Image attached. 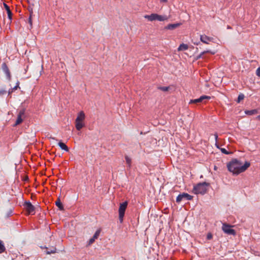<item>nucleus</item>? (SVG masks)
I'll return each instance as SVG.
<instances>
[{"label":"nucleus","instance_id":"obj_1","mask_svg":"<svg viewBox=\"0 0 260 260\" xmlns=\"http://www.w3.org/2000/svg\"><path fill=\"white\" fill-rule=\"evenodd\" d=\"M250 163L249 161H245L243 165L241 161L235 158L232 159L227 164L228 170L232 172L234 175H238L241 173L245 171L250 166Z\"/></svg>","mask_w":260,"mask_h":260},{"label":"nucleus","instance_id":"obj_2","mask_svg":"<svg viewBox=\"0 0 260 260\" xmlns=\"http://www.w3.org/2000/svg\"><path fill=\"white\" fill-rule=\"evenodd\" d=\"M20 198L21 200L19 201V206H23L24 209L26 210L29 214L34 215L35 213V207L29 201L23 202V194L22 191H20L17 194V199Z\"/></svg>","mask_w":260,"mask_h":260},{"label":"nucleus","instance_id":"obj_3","mask_svg":"<svg viewBox=\"0 0 260 260\" xmlns=\"http://www.w3.org/2000/svg\"><path fill=\"white\" fill-rule=\"evenodd\" d=\"M210 185V183L206 182H200L193 186L192 192L196 194L204 195L207 192Z\"/></svg>","mask_w":260,"mask_h":260},{"label":"nucleus","instance_id":"obj_4","mask_svg":"<svg viewBox=\"0 0 260 260\" xmlns=\"http://www.w3.org/2000/svg\"><path fill=\"white\" fill-rule=\"evenodd\" d=\"M85 114L83 111H80L79 113L75 120V126L78 131H80L85 126V124L83 122L85 119Z\"/></svg>","mask_w":260,"mask_h":260},{"label":"nucleus","instance_id":"obj_5","mask_svg":"<svg viewBox=\"0 0 260 260\" xmlns=\"http://www.w3.org/2000/svg\"><path fill=\"white\" fill-rule=\"evenodd\" d=\"M24 106H21L20 107V109L19 110V113L17 115V125L22 123V122L25 119V118L27 116V113L26 112V109L25 107L27 106L26 101H25L24 103Z\"/></svg>","mask_w":260,"mask_h":260},{"label":"nucleus","instance_id":"obj_6","mask_svg":"<svg viewBox=\"0 0 260 260\" xmlns=\"http://www.w3.org/2000/svg\"><path fill=\"white\" fill-rule=\"evenodd\" d=\"M128 202L125 201L122 203L120 204V206L118 209L119 212V222L121 223L123 221V217L124 216L125 211L127 208Z\"/></svg>","mask_w":260,"mask_h":260},{"label":"nucleus","instance_id":"obj_7","mask_svg":"<svg viewBox=\"0 0 260 260\" xmlns=\"http://www.w3.org/2000/svg\"><path fill=\"white\" fill-rule=\"evenodd\" d=\"M193 197L187 193L183 192L179 194L176 198V202L179 203L183 199L186 201H190L192 200Z\"/></svg>","mask_w":260,"mask_h":260},{"label":"nucleus","instance_id":"obj_8","mask_svg":"<svg viewBox=\"0 0 260 260\" xmlns=\"http://www.w3.org/2000/svg\"><path fill=\"white\" fill-rule=\"evenodd\" d=\"M231 227L232 226L229 224L223 223L222 224V229L223 231L227 234L235 235L236 234V232L234 229H232Z\"/></svg>","mask_w":260,"mask_h":260},{"label":"nucleus","instance_id":"obj_9","mask_svg":"<svg viewBox=\"0 0 260 260\" xmlns=\"http://www.w3.org/2000/svg\"><path fill=\"white\" fill-rule=\"evenodd\" d=\"M211 99V97L207 95H202L200 96L199 98L194 100H191L189 102V104H198L201 102H202V101L204 100L207 99L209 100Z\"/></svg>","mask_w":260,"mask_h":260},{"label":"nucleus","instance_id":"obj_10","mask_svg":"<svg viewBox=\"0 0 260 260\" xmlns=\"http://www.w3.org/2000/svg\"><path fill=\"white\" fill-rule=\"evenodd\" d=\"M2 69L3 72L6 74L7 78L10 80L11 78L10 72L8 66L5 62L3 63L2 65Z\"/></svg>","mask_w":260,"mask_h":260},{"label":"nucleus","instance_id":"obj_11","mask_svg":"<svg viewBox=\"0 0 260 260\" xmlns=\"http://www.w3.org/2000/svg\"><path fill=\"white\" fill-rule=\"evenodd\" d=\"M19 172H21V171H19ZM19 178H20L23 181H26L28 180V177L27 175H25L24 171H22V173L20 174L17 173V181Z\"/></svg>","mask_w":260,"mask_h":260},{"label":"nucleus","instance_id":"obj_12","mask_svg":"<svg viewBox=\"0 0 260 260\" xmlns=\"http://www.w3.org/2000/svg\"><path fill=\"white\" fill-rule=\"evenodd\" d=\"M181 25L180 23L169 24L165 27V29L174 30Z\"/></svg>","mask_w":260,"mask_h":260},{"label":"nucleus","instance_id":"obj_13","mask_svg":"<svg viewBox=\"0 0 260 260\" xmlns=\"http://www.w3.org/2000/svg\"><path fill=\"white\" fill-rule=\"evenodd\" d=\"M4 7L7 11V13L8 14V17L10 21H11L12 19V13L10 10V7L5 3H4Z\"/></svg>","mask_w":260,"mask_h":260},{"label":"nucleus","instance_id":"obj_14","mask_svg":"<svg viewBox=\"0 0 260 260\" xmlns=\"http://www.w3.org/2000/svg\"><path fill=\"white\" fill-rule=\"evenodd\" d=\"M156 13H152L150 15H146L144 16V18L150 21H155L156 20Z\"/></svg>","mask_w":260,"mask_h":260},{"label":"nucleus","instance_id":"obj_15","mask_svg":"<svg viewBox=\"0 0 260 260\" xmlns=\"http://www.w3.org/2000/svg\"><path fill=\"white\" fill-rule=\"evenodd\" d=\"M212 39L211 38H210L206 35H201L200 36V40L201 41L205 43V44H208V41H210Z\"/></svg>","mask_w":260,"mask_h":260},{"label":"nucleus","instance_id":"obj_16","mask_svg":"<svg viewBox=\"0 0 260 260\" xmlns=\"http://www.w3.org/2000/svg\"><path fill=\"white\" fill-rule=\"evenodd\" d=\"M210 53L212 54H215V52H212L211 50H206V51H204L203 52H202L199 55L197 56L196 59L198 60V59H200L201 58H204L203 55L205 53Z\"/></svg>","mask_w":260,"mask_h":260},{"label":"nucleus","instance_id":"obj_17","mask_svg":"<svg viewBox=\"0 0 260 260\" xmlns=\"http://www.w3.org/2000/svg\"><path fill=\"white\" fill-rule=\"evenodd\" d=\"M58 145L62 150H64L67 152H68L69 151L68 147L61 141L58 142Z\"/></svg>","mask_w":260,"mask_h":260},{"label":"nucleus","instance_id":"obj_18","mask_svg":"<svg viewBox=\"0 0 260 260\" xmlns=\"http://www.w3.org/2000/svg\"><path fill=\"white\" fill-rule=\"evenodd\" d=\"M168 17L166 15H159L158 14H156V20L159 21H163L165 20H168Z\"/></svg>","mask_w":260,"mask_h":260},{"label":"nucleus","instance_id":"obj_19","mask_svg":"<svg viewBox=\"0 0 260 260\" xmlns=\"http://www.w3.org/2000/svg\"><path fill=\"white\" fill-rule=\"evenodd\" d=\"M55 205L59 208L60 210H64L63 206L61 203L59 198H58L57 201L55 202Z\"/></svg>","mask_w":260,"mask_h":260},{"label":"nucleus","instance_id":"obj_20","mask_svg":"<svg viewBox=\"0 0 260 260\" xmlns=\"http://www.w3.org/2000/svg\"><path fill=\"white\" fill-rule=\"evenodd\" d=\"M188 46L187 44H181L180 45V46H179L178 48V51H184V50H186L187 49H188Z\"/></svg>","mask_w":260,"mask_h":260},{"label":"nucleus","instance_id":"obj_21","mask_svg":"<svg viewBox=\"0 0 260 260\" xmlns=\"http://www.w3.org/2000/svg\"><path fill=\"white\" fill-rule=\"evenodd\" d=\"M245 114L249 115H252L256 114L257 113V110L256 109H253L250 110H246L245 111Z\"/></svg>","mask_w":260,"mask_h":260},{"label":"nucleus","instance_id":"obj_22","mask_svg":"<svg viewBox=\"0 0 260 260\" xmlns=\"http://www.w3.org/2000/svg\"><path fill=\"white\" fill-rule=\"evenodd\" d=\"M6 250L3 242L0 240V253L4 252Z\"/></svg>","mask_w":260,"mask_h":260},{"label":"nucleus","instance_id":"obj_23","mask_svg":"<svg viewBox=\"0 0 260 260\" xmlns=\"http://www.w3.org/2000/svg\"><path fill=\"white\" fill-rule=\"evenodd\" d=\"M125 159L127 165V167L130 168L131 166V159L127 155L125 156Z\"/></svg>","mask_w":260,"mask_h":260},{"label":"nucleus","instance_id":"obj_24","mask_svg":"<svg viewBox=\"0 0 260 260\" xmlns=\"http://www.w3.org/2000/svg\"><path fill=\"white\" fill-rule=\"evenodd\" d=\"M56 249L55 247H52L51 249L50 250H47L46 251V253L47 254H50L51 253H54L56 252Z\"/></svg>","mask_w":260,"mask_h":260},{"label":"nucleus","instance_id":"obj_25","mask_svg":"<svg viewBox=\"0 0 260 260\" xmlns=\"http://www.w3.org/2000/svg\"><path fill=\"white\" fill-rule=\"evenodd\" d=\"M245 96L244 95V94L241 93L239 94L238 96V99L237 100V103H240L242 100H243Z\"/></svg>","mask_w":260,"mask_h":260},{"label":"nucleus","instance_id":"obj_26","mask_svg":"<svg viewBox=\"0 0 260 260\" xmlns=\"http://www.w3.org/2000/svg\"><path fill=\"white\" fill-rule=\"evenodd\" d=\"M100 233H101V230L100 229L98 230L95 232V233H94L93 236L92 237V238H94L95 240L96 239L99 237Z\"/></svg>","mask_w":260,"mask_h":260},{"label":"nucleus","instance_id":"obj_27","mask_svg":"<svg viewBox=\"0 0 260 260\" xmlns=\"http://www.w3.org/2000/svg\"><path fill=\"white\" fill-rule=\"evenodd\" d=\"M158 89L163 91H167L169 89V87L168 86H159L158 87Z\"/></svg>","mask_w":260,"mask_h":260},{"label":"nucleus","instance_id":"obj_28","mask_svg":"<svg viewBox=\"0 0 260 260\" xmlns=\"http://www.w3.org/2000/svg\"><path fill=\"white\" fill-rule=\"evenodd\" d=\"M220 150L222 153L225 154H230L232 153L231 152L228 151L225 148H220Z\"/></svg>","mask_w":260,"mask_h":260},{"label":"nucleus","instance_id":"obj_29","mask_svg":"<svg viewBox=\"0 0 260 260\" xmlns=\"http://www.w3.org/2000/svg\"><path fill=\"white\" fill-rule=\"evenodd\" d=\"M7 93V91L6 90H4V89L0 90V96L4 95V94H6Z\"/></svg>","mask_w":260,"mask_h":260},{"label":"nucleus","instance_id":"obj_30","mask_svg":"<svg viewBox=\"0 0 260 260\" xmlns=\"http://www.w3.org/2000/svg\"><path fill=\"white\" fill-rule=\"evenodd\" d=\"M16 90V85H15L13 88H12V89H10L8 91V95H9L11 93H12L13 90Z\"/></svg>","mask_w":260,"mask_h":260},{"label":"nucleus","instance_id":"obj_31","mask_svg":"<svg viewBox=\"0 0 260 260\" xmlns=\"http://www.w3.org/2000/svg\"><path fill=\"white\" fill-rule=\"evenodd\" d=\"M212 234L211 233H208L207 235V240H211L212 238Z\"/></svg>","mask_w":260,"mask_h":260},{"label":"nucleus","instance_id":"obj_32","mask_svg":"<svg viewBox=\"0 0 260 260\" xmlns=\"http://www.w3.org/2000/svg\"><path fill=\"white\" fill-rule=\"evenodd\" d=\"M256 75L260 77V67H258L256 70Z\"/></svg>","mask_w":260,"mask_h":260},{"label":"nucleus","instance_id":"obj_33","mask_svg":"<svg viewBox=\"0 0 260 260\" xmlns=\"http://www.w3.org/2000/svg\"><path fill=\"white\" fill-rule=\"evenodd\" d=\"M95 241V239L94 238H93L92 237L89 240V244H91L92 243H93L94 242V241Z\"/></svg>","mask_w":260,"mask_h":260},{"label":"nucleus","instance_id":"obj_34","mask_svg":"<svg viewBox=\"0 0 260 260\" xmlns=\"http://www.w3.org/2000/svg\"><path fill=\"white\" fill-rule=\"evenodd\" d=\"M214 137H215V141H217V140H218V134H217V133H215L214 134Z\"/></svg>","mask_w":260,"mask_h":260},{"label":"nucleus","instance_id":"obj_35","mask_svg":"<svg viewBox=\"0 0 260 260\" xmlns=\"http://www.w3.org/2000/svg\"><path fill=\"white\" fill-rule=\"evenodd\" d=\"M12 212H13L12 210H10V211L8 212V214H7V216L8 217H9V216H10L12 215Z\"/></svg>","mask_w":260,"mask_h":260},{"label":"nucleus","instance_id":"obj_36","mask_svg":"<svg viewBox=\"0 0 260 260\" xmlns=\"http://www.w3.org/2000/svg\"><path fill=\"white\" fill-rule=\"evenodd\" d=\"M215 146H216L217 148H218V149H220V147H219V145H218V144L217 141H215Z\"/></svg>","mask_w":260,"mask_h":260},{"label":"nucleus","instance_id":"obj_37","mask_svg":"<svg viewBox=\"0 0 260 260\" xmlns=\"http://www.w3.org/2000/svg\"><path fill=\"white\" fill-rule=\"evenodd\" d=\"M29 24H30V25H32V21H31V17L30 16L29 18Z\"/></svg>","mask_w":260,"mask_h":260},{"label":"nucleus","instance_id":"obj_38","mask_svg":"<svg viewBox=\"0 0 260 260\" xmlns=\"http://www.w3.org/2000/svg\"><path fill=\"white\" fill-rule=\"evenodd\" d=\"M160 2L161 3H167L168 2V0H160Z\"/></svg>","mask_w":260,"mask_h":260},{"label":"nucleus","instance_id":"obj_39","mask_svg":"<svg viewBox=\"0 0 260 260\" xmlns=\"http://www.w3.org/2000/svg\"><path fill=\"white\" fill-rule=\"evenodd\" d=\"M17 89H20V87H19V82L18 81H17Z\"/></svg>","mask_w":260,"mask_h":260},{"label":"nucleus","instance_id":"obj_40","mask_svg":"<svg viewBox=\"0 0 260 260\" xmlns=\"http://www.w3.org/2000/svg\"><path fill=\"white\" fill-rule=\"evenodd\" d=\"M16 125H17V124H16V121H15V122H14V123L13 124V126L14 127H15V126H16Z\"/></svg>","mask_w":260,"mask_h":260},{"label":"nucleus","instance_id":"obj_41","mask_svg":"<svg viewBox=\"0 0 260 260\" xmlns=\"http://www.w3.org/2000/svg\"><path fill=\"white\" fill-rule=\"evenodd\" d=\"M49 138L57 141V139L54 137H50Z\"/></svg>","mask_w":260,"mask_h":260},{"label":"nucleus","instance_id":"obj_42","mask_svg":"<svg viewBox=\"0 0 260 260\" xmlns=\"http://www.w3.org/2000/svg\"><path fill=\"white\" fill-rule=\"evenodd\" d=\"M256 118H257L258 120H260V114L257 116Z\"/></svg>","mask_w":260,"mask_h":260},{"label":"nucleus","instance_id":"obj_43","mask_svg":"<svg viewBox=\"0 0 260 260\" xmlns=\"http://www.w3.org/2000/svg\"><path fill=\"white\" fill-rule=\"evenodd\" d=\"M41 248L42 249H43V248L47 249V247H46V246H45V247H42V246H41Z\"/></svg>","mask_w":260,"mask_h":260},{"label":"nucleus","instance_id":"obj_44","mask_svg":"<svg viewBox=\"0 0 260 260\" xmlns=\"http://www.w3.org/2000/svg\"><path fill=\"white\" fill-rule=\"evenodd\" d=\"M228 28L230 29V28H231V27L230 26H228Z\"/></svg>","mask_w":260,"mask_h":260},{"label":"nucleus","instance_id":"obj_45","mask_svg":"<svg viewBox=\"0 0 260 260\" xmlns=\"http://www.w3.org/2000/svg\"><path fill=\"white\" fill-rule=\"evenodd\" d=\"M20 168H21V165L20 166V168H17V170H18H18H20Z\"/></svg>","mask_w":260,"mask_h":260},{"label":"nucleus","instance_id":"obj_46","mask_svg":"<svg viewBox=\"0 0 260 260\" xmlns=\"http://www.w3.org/2000/svg\"><path fill=\"white\" fill-rule=\"evenodd\" d=\"M16 168H17L16 164H15V169H16Z\"/></svg>","mask_w":260,"mask_h":260}]
</instances>
